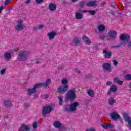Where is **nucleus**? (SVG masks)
<instances>
[{"label": "nucleus", "mask_w": 131, "mask_h": 131, "mask_svg": "<svg viewBox=\"0 0 131 131\" xmlns=\"http://www.w3.org/2000/svg\"><path fill=\"white\" fill-rule=\"evenodd\" d=\"M51 79H47L46 80L45 83L36 84L32 88H29L27 90L28 95L34 94V93L36 92V89H38V88H41L42 86H45L46 88H48V86L50 85V83H51Z\"/></svg>", "instance_id": "nucleus-1"}, {"label": "nucleus", "mask_w": 131, "mask_h": 131, "mask_svg": "<svg viewBox=\"0 0 131 131\" xmlns=\"http://www.w3.org/2000/svg\"><path fill=\"white\" fill-rule=\"evenodd\" d=\"M120 38L122 40L120 43L116 46H112V48H120L121 46H123V45H127V43H128V48L131 49V41L128 43L129 39H130V36L129 35L122 34L120 37Z\"/></svg>", "instance_id": "nucleus-2"}, {"label": "nucleus", "mask_w": 131, "mask_h": 131, "mask_svg": "<svg viewBox=\"0 0 131 131\" xmlns=\"http://www.w3.org/2000/svg\"><path fill=\"white\" fill-rule=\"evenodd\" d=\"M28 57V53L26 51H20L18 55L17 60L18 61H25L27 60Z\"/></svg>", "instance_id": "nucleus-3"}, {"label": "nucleus", "mask_w": 131, "mask_h": 131, "mask_svg": "<svg viewBox=\"0 0 131 131\" xmlns=\"http://www.w3.org/2000/svg\"><path fill=\"white\" fill-rule=\"evenodd\" d=\"M67 98L69 100H71L73 101V100H75L76 98V95H75V91L73 89H71L68 92L67 94Z\"/></svg>", "instance_id": "nucleus-4"}, {"label": "nucleus", "mask_w": 131, "mask_h": 131, "mask_svg": "<svg viewBox=\"0 0 131 131\" xmlns=\"http://www.w3.org/2000/svg\"><path fill=\"white\" fill-rule=\"evenodd\" d=\"M68 85H62L57 88V93L58 94H65L68 90Z\"/></svg>", "instance_id": "nucleus-5"}, {"label": "nucleus", "mask_w": 131, "mask_h": 131, "mask_svg": "<svg viewBox=\"0 0 131 131\" xmlns=\"http://www.w3.org/2000/svg\"><path fill=\"white\" fill-rule=\"evenodd\" d=\"M124 121L126 122H128V128L131 130V118L127 115V113H124Z\"/></svg>", "instance_id": "nucleus-6"}, {"label": "nucleus", "mask_w": 131, "mask_h": 131, "mask_svg": "<svg viewBox=\"0 0 131 131\" xmlns=\"http://www.w3.org/2000/svg\"><path fill=\"white\" fill-rule=\"evenodd\" d=\"M53 110V107L51 106H44L42 111V113L43 116H46V114H48L51 111Z\"/></svg>", "instance_id": "nucleus-7"}, {"label": "nucleus", "mask_w": 131, "mask_h": 131, "mask_svg": "<svg viewBox=\"0 0 131 131\" xmlns=\"http://www.w3.org/2000/svg\"><path fill=\"white\" fill-rule=\"evenodd\" d=\"M83 13V10H78L75 14V18L77 20H81L83 18V14H82Z\"/></svg>", "instance_id": "nucleus-8"}, {"label": "nucleus", "mask_w": 131, "mask_h": 131, "mask_svg": "<svg viewBox=\"0 0 131 131\" xmlns=\"http://www.w3.org/2000/svg\"><path fill=\"white\" fill-rule=\"evenodd\" d=\"M15 28L16 30L17 31H21L24 28V25H23V23L22 20H20L17 24L15 26Z\"/></svg>", "instance_id": "nucleus-9"}, {"label": "nucleus", "mask_w": 131, "mask_h": 131, "mask_svg": "<svg viewBox=\"0 0 131 131\" xmlns=\"http://www.w3.org/2000/svg\"><path fill=\"white\" fill-rule=\"evenodd\" d=\"M110 116L111 119H113V120L116 121L118 120V119H120V116L119 115V114H118V113L115 112L111 113L110 114Z\"/></svg>", "instance_id": "nucleus-10"}, {"label": "nucleus", "mask_w": 131, "mask_h": 131, "mask_svg": "<svg viewBox=\"0 0 131 131\" xmlns=\"http://www.w3.org/2000/svg\"><path fill=\"white\" fill-rule=\"evenodd\" d=\"M103 57L105 59H110V58H111V56H112V52L111 51L103 50Z\"/></svg>", "instance_id": "nucleus-11"}, {"label": "nucleus", "mask_w": 131, "mask_h": 131, "mask_svg": "<svg viewBox=\"0 0 131 131\" xmlns=\"http://www.w3.org/2000/svg\"><path fill=\"white\" fill-rule=\"evenodd\" d=\"M78 106V102H75L70 105V110L71 112L76 111V108Z\"/></svg>", "instance_id": "nucleus-12"}, {"label": "nucleus", "mask_w": 131, "mask_h": 131, "mask_svg": "<svg viewBox=\"0 0 131 131\" xmlns=\"http://www.w3.org/2000/svg\"><path fill=\"white\" fill-rule=\"evenodd\" d=\"M102 68L104 71H107V72H111V66L109 63H104L102 65Z\"/></svg>", "instance_id": "nucleus-13"}, {"label": "nucleus", "mask_w": 131, "mask_h": 131, "mask_svg": "<svg viewBox=\"0 0 131 131\" xmlns=\"http://www.w3.org/2000/svg\"><path fill=\"white\" fill-rule=\"evenodd\" d=\"M56 35H57V33L55 31H52L51 32H49L47 33V36L50 40L54 39Z\"/></svg>", "instance_id": "nucleus-14"}, {"label": "nucleus", "mask_w": 131, "mask_h": 131, "mask_svg": "<svg viewBox=\"0 0 131 131\" xmlns=\"http://www.w3.org/2000/svg\"><path fill=\"white\" fill-rule=\"evenodd\" d=\"M4 58L5 61H9L12 58V54L10 52H6L4 54Z\"/></svg>", "instance_id": "nucleus-15"}, {"label": "nucleus", "mask_w": 131, "mask_h": 131, "mask_svg": "<svg viewBox=\"0 0 131 131\" xmlns=\"http://www.w3.org/2000/svg\"><path fill=\"white\" fill-rule=\"evenodd\" d=\"M108 35L111 38H116L117 36V33L114 30H110L108 31Z\"/></svg>", "instance_id": "nucleus-16"}, {"label": "nucleus", "mask_w": 131, "mask_h": 131, "mask_svg": "<svg viewBox=\"0 0 131 131\" xmlns=\"http://www.w3.org/2000/svg\"><path fill=\"white\" fill-rule=\"evenodd\" d=\"M30 128L28 126H26L25 124H23L20 128L19 129V131H30Z\"/></svg>", "instance_id": "nucleus-17"}, {"label": "nucleus", "mask_w": 131, "mask_h": 131, "mask_svg": "<svg viewBox=\"0 0 131 131\" xmlns=\"http://www.w3.org/2000/svg\"><path fill=\"white\" fill-rule=\"evenodd\" d=\"M82 39L84 40V42H85L86 45H88V46H90V45H91V41L90 40V39L89 37H86L85 35L83 36Z\"/></svg>", "instance_id": "nucleus-18"}, {"label": "nucleus", "mask_w": 131, "mask_h": 131, "mask_svg": "<svg viewBox=\"0 0 131 131\" xmlns=\"http://www.w3.org/2000/svg\"><path fill=\"white\" fill-rule=\"evenodd\" d=\"M49 9L51 12H54L57 9V5L54 3H51L49 5Z\"/></svg>", "instance_id": "nucleus-19"}, {"label": "nucleus", "mask_w": 131, "mask_h": 131, "mask_svg": "<svg viewBox=\"0 0 131 131\" xmlns=\"http://www.w3.org/2000/svg\"><path fill=\"white\" fill-rule=\"evenodd\" d=\"M101 126L104 128V129H108V128H112V127H113V125L109 123H103L101 125Z\"/></svg>", "instance_id": "nucleus-20"}, {"label": "nucleus", "mask_w": 131, "mask_h": 131, "mask_svg": "<svg viewBox=\"0 0 131 131\" xmlns=\"http://www.w3.org/2000/svg\"><path fill=\"white\" fill-rule=\"evenodd\" d=\"M72 43L74 46H77V45H79L80 43V39H79L78 37L74 38L73 39Z\"/></svg>", "instance_id": "nucleus-21"}, {"label": "nucleus", "mask_w": 131, "mask_h": 131, "mask_svg": "<svg viewBox=\"0 0 131 131\" xmlns=\"http://www.w3.org/2000/svg\"><path fill=\"white\" fill-rule=\"evenodd\" d=\"M114 82L118 84L119 85H122L123 84V81L119 80L118 77H115L113 79Z\"/></svg>", "instance_id": "nucleus-22"}, {"label": "nucleus", "mask_w": 131, "mask_h": 131, "mask_svg": "<svg viewBox=\"0 0 131 131\" xmlns=\"http://www.w3.org/2000/svg\"><path fill=\"white\" fill-rule=\"evenodd\" d=\"M97 4L96 1H89L86 4V7H95Z\"/></svg>", "instance_id": "nucleus-23"}, {"label": "nucleus", "mask_w": 131, "mask_h": 131, "mask_svg": "<svg viewBox=\"0 0 131 131\" xmlns=\"http://www.w3.org/2000/svg\"><path fill=\"white\" fill-rule=\"evenodd\" d=\"M53 125L56 128H60L62 127V123L60 121H55L53 123Z\"/></svg>", "instance_id": "nucleus-24"}, {"label": "nucleus", "mask_w": 131, "mask_h": 131, "mask_svg": "<svg viewBox=\"0 0 131 131\" xmlns=\"http://www.w3.org/2000/svg\"><path fill=\"white\" fill-rule=\"evenodd\" d=\"M3 105L5 107H12V102L9 100H5Z\"/></svg>", "instance_id": "nucleus-25"}, {"label": "nucleus", "mask_w": 131, "mask_h": 131, "mask_svg": "<svg viewBox=\"0 0 131 131\" xmlns=\"http://www.w3.org/2000/svg\"><path fill=\"white\" fill-rule=\"evenodd\" d=\"M116 102V100L113 98V97H111L108 99V104L110 106H112V105L114 104V103Z\"/></svg>", "instance_id": "nucleus-26"}, {"label": "nucleus", "mask_w": 131, "mask_h": 131, "mask_svg": "<svg viewBox=\"0 0 131 131\" xmlns=\"http://www.w3.org/2000/svg\"><path fill=\"white\" fill-rule=\"evenodd\" d=\"M98 29L100 32H102V31H104L105 29H106V27L104 26V25L101 24L98 25Z\"/></svg>", "instance_id": "nucleus-27"}, {"label": "nucleus", "mask_w": 131, "mask_h": 131, "mask_svg": "<svg viewBox=\"0 0 131 131\" xmlns=\"http://www.w3.org/2000/svg\"><path fill=\"white\" fill-rule=\"evenodd\" d=\"M110 91H111V92H112L113 93H115V92H117V86H116L115 85H112L110 88Z\"/></svg>", "instance_id": "nucleus-28"}, {"label": "nucleus", "mask_w": 131, "mask_h": 131, "mask_svg": "<svg viewBox=\"0 0 131 131\" xmlns=\"http://www.w3.org/2000/svg\"><path fill=\"white\" fill-rule=\"evenodd\" d=\"M83 13H89L90 15L94 16L96 14V11L95 10H83Z\"/></svg>", "instance_id": "nucleus-29"}, {"label": "nucleus", "mask_w": 131, "mask_h": 131, "mask_svg": "<svg viewBox=\"0 0 131 131\" xmlns=\"http://www.w3.org/2000/svg\"><path fill=\"white\" fill-rule=\"evenodd\" d=\"M87 93L90 97H94V95H95V92L92 90H88Z\"/></svg>", "instance_id": "nucleus-30"}, {"label": "nucleus", "mask_w": 131, "mask_h": 131, "mask_svg": "<svg viewBox=\"0 0 131 131\" xmlns=\"http://www.w3.org/2000/svg\"><path fill=\"white\" fill-rule=\"evenodd\" d=\"M58 100L60 106H62V105H63V97L62 96H60L58 97Z\"/></svg>", "instance_id": "nucleus-31"}, {"label": "nucleus", "mask_w": 131, "mask_h": 131, "mask_svg": "<svg viewBox=\"0 0 131 131\" xmlns=\"http://www.w3.org/2000/svg\"><path fill=\"white\" fill-rule=\"evenodd\" d=\"M64 111H66V112H70V105H67L64 107V109H63Z\"/></svg>", "instance_id": "nucleus-32"}, {"label": "nucleus", "mask_w": 131, "mask_h": 131, "mask_svg": "<svg viewBox=\"0 0 131 131\" xmlns=\"http://www.w3.org/2000/svg\"><path fill=\"white\" fill-rule=\"evenodd\" d=\"M61 83H62L63 85H67V83H68V80H67L66 79H62Z\"/></svg>", "instance_id": "nucleus-33"}, {"label": "nucleus", "mask_w": 131, "mask_h": 131, "mask_svg": "<svg viewBox=\"0 0 131 131\" xmlns=\"http://www.w3.org/2000/svg\"><path fill=\"white\" fill-rule=\"evenodd\" d=\"M124 78L127 80H131V75L127 74L125 76Z\"/></svg>", "instance_id": "nucleus-34"}, {"label": "nucleus", "mask_w": 131, "mask_h": 131, "mask_svg": "<svg viewBox=\"0 0 131 131\" xmlns=\"http://www.w3.org/2000/svg\"><path fill=\"white\" fill-rule=\"evenodd\" d=\"M6 70H7V69L6 68H4V69H2L0 71V74H1V75H3V74L4 73H6Z\"/></svg>", "instance_id": "nucleus-35"}, {"label": "nucleus", "mask_w": 131, "mask_h": 131, "mask_svg": "<svg viewBox=\"0 0 131 131\" xmlns=\"http://www.w3.org/2000/svg\"><path fill=\"white\" fill-rule=\"evenodd\" d=\"M33 127L34 129L37 128V122H34L33 123Z\"/></svg>", "instance_id": "nucleus-36"}, {"label": "nucleus", "mask_w": 131, "mask_h": 131, "mask_svg": "<svg viewBox=\"0 0 131 131\" xmlns=\"http://www.w3.org/2000/svg\"><path fill=\"white\" fill-rule=\"evenodd\" d=\"M84 4H85V1H81L80 4V8H83L84 7Z\"/></svg>", "instance_id": "nucleus-37"}, {"label": "nucleus", "mask_w": 131, "mask_h": 131, "mask_svg": "<svg viewBox=\"0 0 131 131\" xmlns=\"http://www.w3.org/2000/svg\"><path fill=\"white\" fill-rule=\"evenodd\" d=\"M113 65L115 67L118 65V62H117L116 60H113Z\"/></svg>", "instance_id": "nucleus-38"}, {"label": "nucleus", "mask_w": 131, "mask_h": 131, "mask_svg": "<svg viewBox=\"0 0 131 131\" xmlns=\"http://www.w3.org/2000/svg\"><path fill=\"white\" fill-rule=\"evenodd\" d=\"M35 2L37 4H41L43 3V0H35Z\"/></svg>", "instance_id": "nucleus-39"}, {"label": "nucleus", "mask_w": 131, "mask_h": 131, "mask_svg": "<svg viewBox=\"0 0 131 131\" xmlns=\"http://www.w3.org/2000/svg\"><path fill=\"white\" fill-rule=\"evenodd\" d=\"M43 99H48L49 98V95L48 94H44L42 95Z\"/></svg>", "instance_id": "nucleus-40"}, {"label": "nucleus", "mask_w": 131, "mask_h": 131, "mask_svg": "<svg viewBox=\"0 0 131 131\" xmlns=\"http://www.w3.org/2000/svg\"><path fill=\"white\" fill-rule=\"evenodd\" d=\"M10 2H11V0H6L5 2V5L7 6V5H9L10 3Z\"/></svg>", "instance_id": "nucleus-41"}, {"label": "nucleus", "mask_w": 131, "mask_h": 131, "mask_svg": "<svg viewBox=\"0 0 131 131\" xmlns=\"http://www.w3.org/2000/svg\"><path fill=\"white\" fill-rule=\"evenodd\" d=\"M24 108H29V104L28 103H25L24 104Z\"/></svg>", "instance_id": "nucleus-42"}, {"label": "nucleus", "mask_w": 131, "mask_h": 131, "mask_svg": "<svg viewBox=\"0 0 131 131\" xmlns=\"http://www.w3.org/2000/svg\"><path fill=\"white\" fill-rule=\"evenodd\" d=\"M105 37H106V35H100V39H105Z\"/></svg>", "instance_id": "nucleus-43"}, {"label": "nucleus", "mask_w": 131, "mask_h": 131, "mask_svg": "<svg viewBox=\"0 0 131 131\" xmlns=\"http://www.w3.org/2000/svg\"><path fill=\"white\" fill-rule=\"evenodd\" d=\"M39 29H41V28H43L44 27V26L43 25H39L38 26Z\"/></svg>", "instance_id": "nucleus-44"}, {"label": "nucleus", "mask_w": 131, "mask_h": 131, "mask_svg": "<svg viewBox=\"0 0 131 131\" xmlns=\"http://www.w3.org/2000/svg\"><path fill=\"white\" fill-rule=\"evenodd\" d=\"M111 84H112V81H108L106 82V85L107 86L111 85Z\"/></svg>", "instance_id": "nucleus-45"}, {"label": "nucleus", "mask_w": 131, "mask_h": 131, "mask_svg": "<svg viewBox=\"0 0 131 131\" xmlns=\"http://www.w3.org/2000/svg\"><path fill=\"white\" fill-rule=\"evenodd\" d=\"M75 71H76V72H77V73H80V71H79V70H78V69L76 68L75 69Z\"/></svg>", "instance_id": "nucleus-46"}, {"label": "nucleus", "mask_w": 131, "mask_h": 131, "mask_svg": "<svg viewBox=\"0 0 131 131\" xmlns=\"http://www.w3.org/2000/svg\"><path fill=\"white\" fill-rule=\"evenodd\" d=\"M39 29L38 28V27H35L33 28V30H38Z\"/></svg>", "instance_id": "nucleus-47"}, {"label": "nucleus", "mask_w": 131, "mask_h": 131, "mask_svg": "<svg viewBox=\"0 0 131 131\" xmlns=\"http://www.w3.org/2000/svg\"><path fill=\"white\" fill-rule=\"evenodd\" d=\"M88 131H95L94 128H90L88 130Z\"/></svg>", "instance_id": "nucleus-48"}, {"label": "nucleus", "mask_w": 131, "mask_h": 131, "mask_svg": "<svg viewBox=\"0 0 131 131\" xmlns=\"http://www.w3.org/2000/svg\"><path fill=\"white\" fill-rule=\"evenodd\" d=\"M30 3V0H26V4H29Z\"/></svg>", "instance_id": "nucleus-49"}, {"label": "nucleus", "mask_w": 131, "mask_h": 131, "mask_svg": "<svg viewBox=\"0 0 131 131\" xmlns=\"http://www.w3.org/2000/svg\"><path fill=\"white\" fill-rule=\"evenodd\" d=\"M107 95H110V94H111V91L110 90V91H107Z\"/></svg>", "instance_id": "nucleus-50"}, {"label": "nucleus", "mask_w": 131, "mask_h": 131, "mask_svg": "<svg viewBox=\"0 0 131 131\" xmlns=\"http://www.w3.org/2000/svg\"><path fill=\"white\" fill-rule=\"evenodd\" d=\"M35 63V64H39V61L36 60Z\"/></svg>", "instance_id": "nucleus-51"}, {"label": "nucleus", "mask_w": 131, "mask_h": 131, "mask_svg": "<svg viewBox=\"0 0 131 131\" xmlns=\"http://www.w3.org/2000/svg\"><path fill=\"white\" fill-rule=\"evenodd\" d=\"M18 51H19V48H16V49H15V51H16V52H18Z\"/></svg>", "instance_id": "nucleus-52"}, {"label": "nucleus", "mask_w": 131, "mask_h": 131, "mask_svg": "<svg viewBox=\"0 0 131 131\" xmlns=\"http://www.w3.org/2000/svg\"><path fill=\"white\" fill-rule=\"evenodd\" d=\"M77 1H78V0H72V1L73 3H75V2H77Z\"/></svg>", "instance_id": "nucleus-53"}, {"label": "nucleus", "mask_w": 131, "mask_h": 131, "mask_svg": "<svg viewBox=\"0 0 131 131\" xmlns=\"http://www.w3.org/2000/svg\"><path fill=\"white\" fill-rule=\"evenodd\" d=\"M129 88H131V82L130 83V84L129 85Z\"/></svg>", "instance_id": "nucleus-54"}, {"label": "nucleus", "mask_w": 131, "mask_h": 131, "mask_svg": "<svg viewBox=\"0 0 131 131\" xmlns=\"http://www.w3.org/2000/svg\"><path fill=\"white\" fill-rule=\"evenodd\" d=\"M89 75L90 76H91V74H89Z\"/></svg>", "instance_id": "nucleus-55"}]
</instances>
